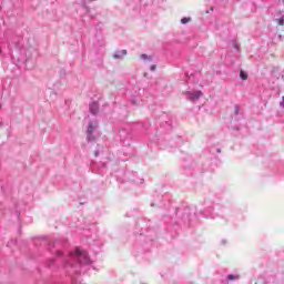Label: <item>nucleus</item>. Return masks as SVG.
Segmentation results:
<instances>
[{"label": "nucleus", "mask_w": 284, "mask_h": 284, "mask_svg": "<svg viewBox=\"0 0 284 284\" xmlns=\"http://www.w3.org/2000/svg\"><path fill=\"white\" fill-rule=\"evenodd\" d=\"M74 254L78 256V261L80 263H84V264L90 263V256L88 255V252L81 251V248L77 247L74 251Z\"/></svg>", "instance_id": "1"}, {"label": "nucleus", "mask_w": 284, "mask_h": 284, "mask_svg": "<svg viewBox=\"0 0 284 284\" xmlns=\"http://www.w3.org/2000/svg\"><path fill=\"white\" fill-rule=\"evenodd\" d=\"M128 55V50L123 49L122 51H116L113 54V59H123V57Z\"/></svg>", "instance_id": "2"}, {"label": "nucleus", "mask_w": 284, "mask_h": 284, "mask_svg": "<svg viewBox=\"0 0 284 284\" xmlns=\"http://www.w3.org/2000/svg\"><path fill=\"white\" fill-rule=\"evenodd\" d=\"M90 112L93 115L99 114V103H97V102L91 103L90 104Z\"/></svg>", "instance_id": "3"}, {"label": "nucleus", "mask_w": 284, "mask_h": 284, "mask_svg": "<svg viewBox=\"0 0 284 284\" xmlns=\"http://www.w3.org/2000/svg\"><path fill=\"white\" fill-rule=\"evenodd\" d=\"M92 132H94V124H92L91 122L89 123L88 131H87L89 141H92Z\"/></svg>", "instance_id": "4"}, {"label": "nucleus", "mask_w": 284, "mask_h": 284, "mask_svg": "<svg viewBox=\"0 0 284 284\" xmlns=\"http://www.w3.org/2000/svg\"><path fill=\"white\" fill-rule=\"evenodd\" d=\"M240 78L242 81H247V73L243 70L240 71Z\"/></svg>", "instance_id": "5"}, {"label": "nucleus", "mask_w": 284, "mask_h": 284, "mask_svg": "<svg viewBox=\"0 0 284 284\" xmlns=\"http://www.w3.org/2000/svg\"><path fill=\"white\" fill-rule=\"evenodd\" d=\"M190 21H192L191 18H183V19L181 20V23L185 24V23H190Z\"/></svg>", "instance_id": "6"}, {"label": "nucleus", "mask_w": 284, "mask_h": 284, "mask_svg": "<svg viewBox=\"0 0 284 284\" xmlns=\"http://www.w3.org/2000/svg\"><path fill=\"white\" fill-rule=\"evenodd\" d=\"M241 111L239 110V105L234 106V114L237 115Z\"/></svg>", "instance_id": "7"}, {"label": "nucleus", "mask_w": 284, "mask_h": 284, "mask_svg": "<svg viewBox=\"0 0 284 284\" xmlns=\"http://www.w3.org/2000/svg\"><path fill=\"white\" fill-rule=\"evenodd\" d=\"M227 278H229V281H234V278H239V276H236V275H229Z\"/></svg>", "instance_id": "8"}, {"label": "nucleus", "mask_w": 284, "mask_h": 284, "mask_svg": "<svg viewBox=\"0 0 284 284\" xmlns=\"http://www.w3.org/2000/svg\"><path fill=\"white\" fill-rule=\"evenodd\" d=\"M202 94H203V93L197 92V93L195 94L194 99H200V97H201Z\"/></svg>", "instance_id": "9"}, {"label": "nucleus", "mask_w": 284, "mask_h": 284, "mask_svg": "<svg viewBox=\"0 0 284 284\" xmlns=\"http://www.w3.org/2000/svg\"><path fill=\"white\" fill-rule=\"evenodd\" d=\"M151 70L154 72V70H156V65L153 64V65L151 67Z\"/></svg>", "instance_id": "10"}, {"label": "nucleus", "mask_w": 284, "mask_h": 284, "mask_svg": "<svg viewBox=\"0 0 284 284\" xmlns=\"http://www.w3.org/2000/svg\"><path fill=\"white\" fill-rule=\"evenodd\" d=\"M142 59H148V54H142Z\"/></svg>", "instance_id": "11"}, {"label": "nucleus", "mask_w": 284, "mask_h": 284, "mask_svg": "<svg viewBox=\"0 0 284 284\" xmlns=\"http://www.w3.org/2000/svg\"><path fill=\"white\" fill-rule=\"evenodd\" d=\"M282 99H283L282 108H284V97Z\"/></svg>", "instance_id": "12"}, {"label": "nucleus", "mask_w": 284, "mask_h": 284, "mask_svg": "<svg viewBox=\"0 0 284 284\" xmlns=\"http://www.w3.org/2000/svg\"><path fill=\"white\" fill-rule=\"evenodd\" d=\"M236 50H239V44H235Z\"/></svg>", "instance_id": "13"}, {"label": "nucleus", "mask_w": 284, "mask_h": 284, "mask_svg": "<svg viewBox=\"0 0 284 284\" xmlns=\"http://www.w3.org/2000/svg\"><path fill=\"white\" fill-rule=\"evenodd\" d=\"M280 26H283V22H280Z\"/></svg>", "instance_id": "14"}, {"label": "nucleus", "mask_w": 284, "mask_h": 284, "mask_svg": "<svg viewBox=\"0 0 284 284\" xmlns=\"http://www.w3.org/2000/svg\"><path fill=\"white\" fill-rule=\"evenodd\" d=\"M217 152H221V150H220V149H217Z\"/></svg>", "instance_id": "15"}]
</instances>
